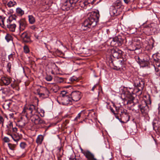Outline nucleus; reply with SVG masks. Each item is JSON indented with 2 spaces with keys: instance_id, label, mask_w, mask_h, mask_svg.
<instances>
[{
  "instance_id": "nucleus-30",
  "label": "nucleus",
  "mask_w": 160,
  "mask_h": 160,
  "mask_svg": "<svg viewBox=\"0 0 160 160\" xmlns=\"http://www.w3.org/2000/svg\"><path fill=\"white\" fill-rule=\"evenodd\" d=\"M80 149L81 152L82 153L85 157L87 158L88 157V155H89L91 153L89 151H84L81 148Z\"/></svg>"
},
{
  "instance_id": "nucleus-27",
  "label": "nucleus",
  "mask_w": 160,
  "mask_h": 160,
  "mask_svg": "<svg viewBox=\"0 0 160 160\" xmlns=\"http://www.w3.org/2000/svg\"><path fill=\"white\" fill-rule=\"evenodd\" d=\"M43 139V136L42 135H39L36 139V142L38 144H40L42 143Z\"/></svg>"
},
{
  "instance_id": "nucleus-56",
  "label": "nucleus",
  "mask_w": 160,
  "mask_h": 160,
  "mask_svg": "<svg viewBox=\"0 0 160 160\" xmlns=\"http://www.w3.org/2000/svg\"><path fill=\"white\" fill-rule=\"evenodd\" d=\"M124 2L127 4H128L130 2L131 0H123Z\"/></svg>"
},
{
  "instance_id": "nucleus-16",
  "label": "nucleus",
  "mask_w": 160,
  "mask_h": 160,
  "mask_svg": "<svg viewBox=\"0 0 160 160\" xmlns=\"http://www.w3.org/2000/svg\"><path fill=\"white\" fill-rule=\"evenodd\" d=\"M62 103L64 105H67L68 104H70V102H72L71 97H70L69 95L68 96H65L63 97L62 98Z\"/></svg>"
},
{
  "instance_id": "nucleus-12",
  "label": "nucleus",
  "mask_w": 160,
  "mask_h": 160,
  "mask_svg": "<svg viewBox=\"0 0 160 160\" xmlns=\"http://www.w3.org/2000/svg\"><path fill=\"white\" fill-rule=\"evenodd\" d=\"M149 58L148 57L146 60L143 59H141L139 57H138L136 59V61L139 64L141 67H144L148 66L149 64Z\"/></svg>"
},
{
  "instance_id": "nucleus-52",
  "label": "nucleus",
  "mask_w": 160,
  "mask_h": 160,
  "mask_svg": "<svg viewBox=\"0 0 160 160\" xmlns=\"http://www.w3.org/2000/svg\"><path fill=\"white\" fill-rule=\"evenodd\" d=\"M40 113H41V116L42 117H43L44 116V111L43 110H41L40 111Z\"/></svg>"
},
{
  "instance_id": "nucleus-62",
  "label": "nucleus",
  "mask_w": 160,
  "mask_h": 160,
  "mask_svg": "<svg viewBox=\"0 0 160 160\" xmlns=\"http://www.w3.org/2000/svg\"><path fill=\"white\" fill-rule=\"evenodd\" d=\"M36 27L34 26H33L31 28L32 29H34Z\"/></svg>"
},
{
  "instance_id": "nucleus-21",
  "label": "nucleus",
  "mask_w": 160,
  "mask_h": 160,
  "mask_svg": "<svg viewBox=\"0 0 160 160\" xmlns=\"http://www.w3.org/2000/svg\"><path fill=\"white\" fill-rule=\"evenodd\" d=\"M16 26L15 24H8L6 25L5 29H8L10 31L14 32L15 31Z\"/></svg>"
},
{
  "instance_id": "nucleus-51",
  "label": "nucleus",
  "mask_w": 160,
  "mask_h": 160,
  "mask_svg": "<svg viewBox=\"0 0 160 160\" xmlns=\"http://www.w3.org/2000/svg\"><path fill=\"white\" fill-rule=\"evenodd\" d=\"M58 80L59 82L61 83L63 81V78H59Z\"/></svg>"
},
{
  "instance_id": "nucleus-11",
  "label": "nucleus",
  "mask_w": 160,
  "mask_h": 160,
  "mask_svg": "<svg viewBox=\"0 0 160 160\" xmlns=\"http://www.w3.org/2000/svg\"><path fill=\"white\" fill-rule=\"evenodd\" d=\"M111 53L112 56L115 58H121L122 54V52L117 48H113L111 50Z\"/></svg>"
},
{
  "instance_id": "nucleus-32",
  "label": "nucleus",
  "mask_w": 160,
  "mask_h": 160,
  "mask_svg": "<svg viewBox=\"0 0 160 160\" xmlns=\"http://www.w3.org/2000/svg\"><path fill=\"white\" fill-rule=\"evenodd\" d=\"M16 12L18 15L20 16H22L24 14V11L19 8H17Z\"/></svg>"
},
{
  "instance_id": "nucleus-60",
  "label": "nucleus",
  "mask_w": 160,
  "mask_h": 160,
  "mask_svg": "<svg viewBox=\"0 0 160 160\" xmlns=\"http://www.w3.org/2000/svg\"><path fill=\"white\" fill-rule=\"evenodd\" d=\"M35 37L37 39H39V36L36 34L35 35Z\"/></svg>"
},
{
  "instance_id": "nucleus-17",
  "label": "nucleus",
  "mask_w": 160,
  "mask_h": 160,
  "mask_svg": "<svg viewBox=\"0 0 160 160\" xmlns=\"http://www.w3.org/2000/svg\"><path fill=\"white\" fill-rule=\"evenodd\" d=\"M12 79L11 78L3 77L1 78V83L4 85H8L10 84Z\"/></svg>"
},
{
  "instance_id": "nucleus-24",
  "label": "nucleus",
  "mask_w": 160,
  "mask_h": 160,
  "mask_svg": "<svg viewBox=\"0 0 160 160\" xmlns=\"http://www.w3.org/2000/svg\"><path fill=\"white\" fill-rule=\"evenodd\" d=\"M5 18L2 16H0V25L3 28H6V23H4V21Z\"/></svg>"
},
{
  "instance_id": "nucleus-13",
  "label": "nucleus",
  "mask_w": 160,
  "mask_h": 160,
  "mask_svg": "<svg viewBox=\"0 0 160 160\" xmlns=\"http://www.w3.org/2000/svg\"><path fill=\"white\" fill-rule=\"evenodd\" d=\"M155 63L153 65L156 72V74L158 76H160V60L158 58L154 59Z\"/></svg>"
},
{
  "instance_id": "nucleus-26",
  "label": "nucleus",
  "mask_w": 160,
  "mask_h": 160,
  "mask_svg": "<svg viewBox=\"0 0 160 160\" xmlns=\"http://www.w3.org/2000/svg\"><path fill=\"white\" fill-rule=\"evenodd\" d=\"M122 2L120 0H117L114 3V6H113L118 9L121 8L122 6Z\"/></svg>"
},
{
  "instance_id": "nucleus-8",
  "label": "nucleus",
  "mask_w": 160,
  "mask_h": 160,
  "mask_svg": "<svg viewBox=\"0 0 160 160\" xmlns=\"http://www.w3.org/2000/svg\"><path fill=\"white\" fill-rule=\"evenodd\" d=\"M6 131L7 134L11 135L12 133L16 132L17 131V128L16 127H13L12 122L9 121L6 125Z\"/></svg>"
},
{
  "instance_id": "nucleus-37",
  "label": "nucleus",
  "mask_w": 160,
  "mask_h": 160,
  "mask_svg": "<svg viewBox=\"0 0 160 160\" xmlns=\"http://www.w3.org/2000/svg\"><path fill=\"white\" fill-rule=\"evenodd\" d=\"M11 63L10 62L8 63L7 65V68L8 72L9 73L11 71Z\"/></svg>"
},
{
  "instance_id": "nucleus-49",
  "label": "nucleus",
  "mask_w": 160,
  "mask_h": 160,
  "mask_svg": "<svg viewBox=\"0 0 160 160\" xmlns=\"http://www.w3.org/2000/svg\"><path fill=\"white\" fill-rule=\"evenodd\" d=\"M4 119L2 116H0V124L4 123Z\"/></svg>"
},
{
  "instance_id": "nucleus-25",
  "label": "nucleus",
  "mask_w": 160,
  "mask_h": 160,
  "mask_svg": "<svg viewBox=\"0 0 160 160\" xmlns=\"http://www.w3.org/2000/svg\"><path fill=\"white\" fill-rule=\"evenodd\" d=\"M11 104L10 101L7 100L5 101L2 105V107L5 109H8L10 108V106Z\"/></svg>"
},
{
  "instance_id": "nucleus-61",
  "label": "nucleus",
  "mask_w": 160,
  "mask_h": 160,
  "mask_svg": "<svg viewBox=\"0 0 160 160\" xmlns=\"http://www.w3.org/2000/svg\"><path fill=\"white\" fill-rule=\"evenodd\" d=\"M158 113L159 115L160 116V106L158 108Z\"/></svg>"
},
{
  "instance_id": "nucleus-33",
  "label": "nucleus",
  "mask_w": 160,
  "mask_h": 160,
  "mask_svg": "<svg viewBox=\"0 0 160 160\" xmlns=\"http://www.w3.org/2000/svg\"><path fill=\"white\" fill-rule=\"evenodd\" d=\"M28 17L29 23L31 24L34 23L35 22V20L33 16L32 15H29Z\"/></svg>"
},
{
  "instance_id": "nucleus-19",
  "label": "nucleus",
  "mask_w": 160,
  "mask_h": 160,
  "mask_svg": "<svg viewBox=\"0 0 160 160\" xmlns=\"http://www.w3.org/2000/svg\"><path fill=\"white\" fill-rule=\"evenodd\" d=\"M19 35L20 36L23 41L26 42H29L30 41L29 36L28 35L27 33L25 32L19 33Z\"/></svg>"
},
{
  "instance_id": "nucleus-45",
  "label": "nucleus",
  "mask_w": 160,
  "mask_h": 160,
  "mask_svg": "<svg viewBox=\"0 0 160 160\" xmlns=\"http://www.w3.org/2000/svg\"><path fill=\"white\" fill-rule=\"evenodd\" d=\"M8 145L10 149L12 150H14L15 148V145H12L11 143H8Z\"/></svg>"
},
{
  "instance_id": "nucleus-48",
  "label": "nucleus",
  "mask_w": 160,
  "mask_h": 160,
  "mask_svg": "<svg viewBox=\"0 0 160 160\" xmlns=\"http://www.w3.org/2000/svg\"><path fill=\"white\" fill-rule=\"evenodd\" d=\"M78 78H77L75 77L74 76H73L72 77H71L70 78V80L71 81L73 82L74 81H75L76 80H77Z\"/></svg>"
},
{
  "instance_id": "nucleus-31",
  "label": "nucleus",
  "mask_w": 160,
  "mask_h": 160,
  "mask_svg": "<svg viewBox=\"0 0 160 160\" xmlns=\"http://www.w3.org/2000/svg\"><path fill=\"white\" fill-rule=\"evenodd\" d=\"M83 4H84V6H87L89 4L91 3L92 4L94 3V0H86L85 1L82 2Z\"/></svg>"
},
{
  "instance_id": "nucleus-35",
  "label": "nucleus",
  "mask_w": 160,
  "mask_h": 160,
  "mask_svg": "<svg viewBox=\"0 0 160 160\" xmlns=\"http://www.w3.org/2000/svg\"><path fill=\"white\" fill-rule=\"evenodd\" d=\"M5 39L8 42H9L12 39V37L9 34H7L5 37Z\"/></svg>"
},
{
  "instance_id": "nucleus-42",
  "label": "nucleus",
  "mask_w": 160,
  "mask_h": 160,
  "mask_svg": "<svg viewBox=\"0 0 160 160\" xmlns=\"http://www.w3.org/2000/svg\"><path fill=\"white\" fill-rule=\"evenodd\" d=\"M52 77L51 75H47L45 77V79L48 81H51L52 80Z\"/></svg>"
},
{
  "instance_id": "nucleus-34",
  "label": "nucleus",
  "mask_w": 160,
  "mask_h": 160,
  "mask_svg": "<svg viewBox=\"0 0 160 160\" xmlns=\"http://www.w3.org/2000/svg\"><path fill=\"white\" fill-rule=\"evenodd\" d=\"M152 125L153 127V129H155L156 127H157L158 126V121L156 120H155L153 121L152 122Z\"/></svg>"
},
{
  "instance_id": "nucleus-23",
  "label": "nucleus",
  "mask_w": 160,
  "mask_h": 160,
  "mask_svg": "<svg viewBox=\"0 0 160 160\" xmlns=\"http://www.w3.org/2000/svg\"><path fill=\"white\" fill-rule=\"evenodd\" d=\"M2 93L5 95H7L10 92L11 90L9 88L6 87L2 88L0 90Z\"/></svg>"
},
{
  "instance_id": "nucleus-57",
  "label": "nucleus",
  "mask_w": 160,
  "mask_h": 160,
  "mask_svg": "<svg viewBox=\"0 0 160 160\" xmlns=\"http://www.w3.org/2000/svg\"><path fill=\"white\" fill-rule=\"evenodd\" d=\"M117 114H117V113H116V114H114V115H115V118H116L117 119H118V120H119V121H121V120H120V118H119L118 116H117Z\"/></svg>"
},
{
  "instance_id": "nucleus-28",
  "label": "nucleus",
  "mask_w": 160,
  "mask_h": 160,
  "mask_svg": "<svg viewBox=\"0 0 160 160\" xmlns=\"http://www.w3.org/2000/svg\"><path fill=\"white\" fill-rule=\"evenodd\" d=\"M10 136L12 139L16 142V143H17V142L20 140V137L18 136H16L15 134H13V133H12L11 135H9Z\"/></svg>"
},
{
  "instance_id": "nucleus-1",
  "label": "nucleus",
  "mask_w": 160,
  "mask_h": 160,
  "mask_svg": "<svg viewBox=\"0 0 160 160\" xmlns=\"http://www.w3.org/2000/svg\"><path fill=\"white\" fill-rule=\"evenodd\" d=\"M99 16V13L94 12L85 20L82 25V28L84 30H86L89 28H94L98 21Z\"/></svg>"
},
{
  "instance_id": "nucleus-64",
  "label": "nucleus",
  "mask_w": 160,
  "mask_h": 160,
  "mask_svg": "<svg viewBox=\"0 0 160 160\" xmlns=\"http://www.w3.org/2000/svg\"><path fill=\"white\" fill-rule=\"evenodd\" d=\"M121 67L118 66V67L117 68V69H120Z\"/></svg>"
},
{
  "instance_id": "nucleus-40",
  "label": "nucleus",
  "mask_w": 160,
  "mask_h": 160,
  "mask_svg": "<svg viewBox=\"0 0 160 160\" xmlns=\"http://www.w3.org/2000/svg\"><path fill=\"white\" fill-rule=\"evenodd\" d=\"M154 25H157V24H153V23L152 24L150 25V26H151V28L149 27L148 28V29H149L150 30L152 31V32H154L155 31V30H156V28H152V27L153 26H154Z\"/></svg>"
},
{
  "instance_id": "nucleus-41",
  "label": "nucleus",
  "mask_w": 160,
  "mask_h": 160,
  "mask_svg": "<svg viewBox=\"0 0 160 160\" xmlns=\"http://www.w3.org/2000/svg\"><path fill=\"white\" fill-rule=\"evenodd\" d=\"M17 16L14 14L12 15H10L8 18L10 19L11 20H15Z\"/></svg>"
},
{
  "instance_id": "nucleus-22",
  "label": "nucleus",
  "mask_w": 160,
  "mask_h": 160,
  "mask_svg": "<svg viewBox=\"0 0 160 160\" xmlns=\"http://www.w3.org/2000/svg\"><path fill=\"white\" fill-rule=\"evenodd\" d=\"M129 96L130 97V100L127 101V103L128 104L133 103V105H134L135 104L138 103V100L137 99H135L131 95H130Z\"/></svg>"
},
{
  "instance_id": "nucleus-7",
  "label": "nucleus",
  "mask_w": 160,
  "mask_h": 160,
  "mask_svg": "<svg viewBox=\"0 0 160 160\" xmlns=\"http://www.w3.org/2000/svg\"><path fill=\"white\" fill-rule=\"evenodd\" d=\"M144 81L142 80L139 79L138 78L136 79L134 81V86L137 88L136 90L137 89V91H136L137 92H140V94L142 93V91L144 87Z\"/></svg>"
},
{
  "instance_id": "nucleus-6",
  "label": "nucleus",
  "mask_w": 160,
  "mask_h": 160,
  "mask_svg": "<svg viewBox=\"0 0 160 160\" xmlns=\"http://www.w3.org/2000/svg\"><path fill=\"white\" fill-rule=\"evenodd\" d=\"M124 39L121 36L115 37L110 42V45L112 47H118L121 46L123 43Z\"/></svg>"
},
{
  "instance_id": "nucleus-38",
  "label": "nucleus",
  "mask_w": 160,
  "mask_h": 160,
  "mask_svg": "<svg viewBox=\"0 0 160 160\" xmlns=\"http://www.w3.org/2000/svg\"><path fill=\"white\" fill-rule=\"evenodd\" d=\"M24 52L25 53H28L29 52V50L27 46L25 45L23 48Z\"/></svg>"
},
{
  "instance_id": "nucleus-18",
  "label": "nucleus",
  "mask_w": 160,
  "mask_h": 160,
  "mask_svg": "<svg viewBox=\"0 0 160 160\" xmlns=\"http://www.w3.org/2000/svg\"><path fill=\"white\" fill-rule=\"evenodd\" d=\"M115 7L112 6L110 8V13L112 16H116L119 14V12L118 11V9Z\"/></svg>"
},
{
  "instance_id": "nucleus-59",
  "label": "nucleus",
  "mask_w": 160,
  "mask_h": 160,
  "mask_svg": "<svg viewBox=\"0 0 160 160\" xmlns=\"http://www.w3.org/2000/svg\"><path fill=\"white\" fill-rule=\"evenodd\" d=\"M98 85V84H96V85H95L92 88V90L93 91L95 88H96V86H97Z\"/></svg>"
},
{
  "instance_id": "nucleus-20",
  "label": "nucleus",
  "mask_w": 160,
  "mask_h": 160,
  "mask_svg": "<svg viewBox=\"0 0 160 160\" xmlns=\"http://www.w3.org/2000/svg\"><path fill=\"white\" fill-rule=\"evenodd\" d=\"M44 92L38 93V94L39 97L42 98H48L49 96V91L46 88H44Z\"/></svg>"
},
{
  "instance_id": "nucleus-46",
  "label": "nucleus",
  "mask_w": 160,
  "mask_h": 160,
  "mask_svg": "<svg viewBox=\"0 0 160 160\" xmlns=\"http://www.w3.org/2000/svg\"><path fill=\"white\" fill-rule=\"evenodd\" d=\"M61 94L62 95V97H63L65 96H68V93L65 91H62Z\"/></svg>"
},
{
  "instance_id": "nucleus-2",
  "label": "nucleus",
  "mask_w": 160,
  "mask_h": 160,
  "mask_svg": "<svg viewBox=\"0 0 160 160\" xmlns=\"http://www.w3.org/2000/svg\"><path fill=\"white\" fill-rule=\"evenodd\" d=\"M30 119L32 122L36 125V127L38 128H44L47 125L45 121L37 114L33 115L31 116Z\"/></svg>"
},
{
  "instance_id": "nucleus-4",
  "label": "nucleus",
  "mask_w": 160,
  "mask_h": 160,
  "mask_svg": "<svg viewBox=\"0 0 160 160\" xmlns=\"http://www.w3.org/2000/svg\"><path fill=\"white\" fill-rule=\"evenodd\" d=\"M36 111V107L33 104H30L24 108L22 111V113H26L25 116L26 117H30V118L31 116L35 114V113Z\"/></svg>"
},
{
  "instance_id": "nucleus-47",
  "label": "nucleus",
  "mask_w": 160,
  "mask_h": 160,
  "mask_svg": "<svg viewBox=\"0 0 160 160\" xmlns=\"http://www.w3.org/2000/svg\"><path fill=\"white\" fill-rule=\"evenodd\" d=\"M3 140L6 142H9L10 141L9 138L7 137H5L3 138Z\"/></svg>"
},
{
  "instance_id": "nucleus-36",
  "label": "nucleus",
  "mask_w": 160,
  "mask_h": 160,
  "mask_svg": "<svg viewBox=\"0 0 160 160\" xmlns=\"http://www.w3.org/2000/svg\"><path fill=\"white\" fill-rule=\"evenodd\" d=\"M16 3L15 2L10 1L8 3V6L9 7H12L16 5Z\"/></svg>"
},
{
  "instance_id": "nucleus-5",
  "label": "nucleus",
  "mask_w": 160,
  "mask_h": 160,
  "mask_svg": "<svg viewBox=\"0 0 160 160\" xmlns=\"http://www.w3.org/2000/svg\"><path fill=\"white\" fill-rule=\"evenodd\" d=\"M79 0H67L62 6L63 10L68 11L74 8L75 4Z\"/></svg>"
},
{
  "instance_id": "nucleus-39",
  "label": "nucleus",
  "mask_w": 160,
  "mask_h": 160,
  "mask_svg": "<svg viewBox=\"0 0 160 160\" xmlns=\"http://www.w3.org/2000/svg\"><path fill=\"white\" fill-rule=\"evenodd\" d=\"M27 146V144L25 142H22L20 143V147L22 149H24Z\"/></svg>"
},
{
  "instance_id": "nucleus-63",
  "label": "nucleus",
  "mask_w": 160,
  "mask_h": 160,
  "mask_svg": "<svg viewBox=\"0 0 160 160\" xmlns=\"http://www.w3.org/2000/svg\"><path fill=\"white\" fill-rule=\"evenodd\" d=\"M158 131L160 132V127H158Z\"/></svg>"
},
{
  "instance_id": "nucleus-10",
  "label": "nucleus",
  "mask_w": 160,
  "mask_h": 160,
  "mask_svg": "<svg viewBox=\"0 0 160 160\" xmlns=\"http://www.w3.org/2000/svg\"><path fill=\"white\" fill-rule=\"evenodd\" d=\"M72 101L77 102L81 98L82 96L81 92L78 91L72 92L70 94Z\"/></svg>"
},
{
  "instance_id": "nucleus-3",
  "label": "nucleus",
  "mask_w": 160,
  "mask_h": 160,
  "mask_svg": "<svg viewBox=\"0 0 160 160\" xmlns=\"http://www.w3.org/2000/svg\"><path fill=\"white\" fill-rule=\"evenodd\" d=\"M151 101L149 96H148L147 100H144L142 101V103L138 105V109L140 111L142 114H147L149 111V108L148 104H151Z\"/></svg>"
},
{
  "instance_id": "nucleus-9",
  "label": "nucleus",
  "mask_w": 160,
  "mask_h": 160,
  "mask_svg": "<svg viewBox=\"0 0 160 160\" xmlns=\"http://www.w3.org/2000/svg\"><path fill=\"white\" fill-rule=\"evenodd\" d=\"M121 118L120 122L122 123H126L128 122L130 119V116L127 112L126 110H122V112L119 113Z\"/></svg>"
},
{
  "instance_id": "nucleus-50",
  "label": "nucleus",
  "mask_w": 160,
  "mask_h": 160,
  "mask_svg": "<svg viewBox=\"0 0 160 160\" xmlns=\"http://www.w3.org/2000/svg\"><path fill=\"white\" fill-rule=\"evenodd\" d=\"M45 47L48 50L49 52H51L50 51V49L49 48V46L48 45H47L46 43H45Z\"/></svg>"
},
{
  "instance_id": "nucleus-55",
  "label": "nucleus",
  "mask_w": 160,
  "mask_h": 160,
  "mask_svg": "<svg viewBox=\"0 0 160 160\" xmlns=\"http://www.w3.org/2000/svg\"><path fill=\"white\" fill-rule=\"evenodd\" d=\"M110 109L111 111L114 114H116V113L115 112V111L111 107H110Z\"/></svg>"
},
{
  "instance_id": "nucleus-14",
  "label": "nucleus",
  "mask_w": 160,
  "mask_h": 160,
  "mask_svg": "<svg viewBox=\"0 0 160 160\" xmlns=\"http://www.w3.org/2000/svg\"><path fill=\"white\" fill-rule=\"evenodd\" d=\"M142 47V45L139 42H137L136 43H132L130 44L129 49L130 51H133L137 50L140 49Z\"/></svg>"
},
{
  "instance_id": "nucleus-58",
  "label": "nucleus",
  "mask_w": 160,
  "mask_h": 160,
  "mask_svg": "<svg viewBox=\"0 0 160 160\" xmlns=\"http://www.w3.org/2000/svg\"><path fill=\"white\" fill-rule=\"evenodd\" d=\"M83 2H81L80 4L82 7H83V8H84L85 6H84V4L82 3Z\"/></svg>"
},
{
  "instance_id": "nucleus-43",
  "label": "nucleus",
  "mask_w": 160,
  "mask_h": 160,
  "mask_svg": "<svg viewBox=\"0 0 160 160\" xmlns=\"http://www.w3.org/2000/svg\"><path fill=\"white\" fill-rule=\"evenodd\" d=\"M83 111H82L80 112L79 113L77 116L76 117V118H75L74 120H77L78 119H79L80 117L81 116V114H82V113L83 112Z\"/></svg>"
},
{
  "instance_id": "nucleus-53",
  "label": "nucleus",
  "mask_w": 160,
  "mask_h": 160,
  "mask_svg": "<svg viewBox=\"0 0 160 160\" xmlns=\"http://www.w3.org/2000/svg\"><path fill=\"white\" fill-rule=\"evenodd\" d=\"M12 21V20H11L10 19L8 18L7 20L6 24L11 23V22Z\"/></svg>"
},
{
  "instance_id": "nucleus-15",
  "label": "nucleus",
  "mask_w": 160,
  "mask_h": 160,
  "mask_svg": "<svg viewBox=\"0 0 160 160\" xmlns=\"http://www.w3.org/2000/svg\"><path fill=\"white\" fill-rule=\"evenodd\" d=\"M19 24V29L20 32L24 30L27 26V24L25 20L22 19L18 21Z\"/></svg>"
},
{
  "instance_id": "nucleus-29",
  "label": "nucleus",
  "mask_w": 160,
  "mask_h": 160,
  "mask_svg": "<svg viewBox=\"0 0 160 160\" xmlns=\"http://www.w3.org/2000/svg\"><path fill=\"white\" fill-rule=\"evenodd\" d=\"M113 107L115 108L117 114L119 113L120 112L121 113V112H122V110H124L121 106L118 107L113 105Z\"/></svg>"
},
{
  "instance_id": "nucleus-54",
  "label": "nucleus",
  "mask_w": 160,
  "mask_h": 160,
  "mask_svg": "<svg viewBox=\"0 0 160 160\" xmlns=\"http://www.w3.org/2000/svg\"><path fill=\"white\" fill-rule=\"evenodd\" d=\"M125 61L124 60H123L122 61L119 60V62H120V64H121V66L122 64H124L125 63Z\"/></svg>"
},
{
  "instance_id": "nucleus-44",
  "label": "nucleus",
  "mask_w": 160,
  "mask_h": 160,
  "mask_svg": "<svg viewBox=\"0 0 160 160\" xmlns=\"http://www.w3.org/2000/svg\"><path fill=\"white\" fill-rule=\"evenodd\" d=\"M14 55V53L13 52L10 55H8V59L10 60H12L13 59V56Z\"/></svg>"
}]
</instances>
